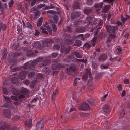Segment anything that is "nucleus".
Here are the masks:
<instances>
[{"instance_id":"58836bf2","label":"nucleus","mask_w":130,"mask_h":130,"mask_svg":"<svg viewBox=\"0 0 130 130\" xmlns=\"http://www.w3.org/2000/svg\"><path fill=\"white\" fill-rule=\"evenodd\" d=\"M3 93L7 95L8 94V92L6 88L4 87H3Z\"/></svg>"},{"instance_id":"c03bdc74","label":"nucleus","mask_w":130,"mask_h":130,"mask_svg":"<svg viewBox=\"0 0 130 130\" xmlns=\"http://www.w3.org/2000/svg\"><path fill=\"white\" fill-rule=\"evenodd\" d=\"M35 73L33 71L30 72L28 75V77L29 78H31L33 77L35 75Z\"/></svg>"},{"instance_id":"79ce46f5","label":"nucleus","mask_w":130,"mask_h":130,"mask_svg":"<svg viewBox=\"0 0 130 130\" xmlns=\"http://www.w3.org/2000/svg\"><path fill=\"white\" fill-rule=\"evenodd\" d=\"M52 27L53 31L54 32H56L57 30L56 25L53 24L52 25Z\"/></svg>"},{"instance_id":"864d4df0","label":"nucleus","mask_w":130,"mask_h":130,"mask_svg":"<svg viewBox=\"0 0 130 130\" xmlns=\"http://www.w3.org/2000/svg\"><path fill=\"white\" fill-rule=\"evenodd\" d=\"M24 37V35H22L21 34L18 36L17 38V40H20L22 39Z\"/></svg>"},{"instance_id":"a878e982","label":"nucleus","mask_w":130,"mask_h":130,"mask_svg":"<svg viewBox=\"0 0 130 130\" xmlns=\"http://www.w3.org/2000/svg\"><path fill=\"white\" fill-rule=\"evenodd\" d=\"M53 42L54 41L52 39H50L46 40L44 41V43L46 44L45 45V46H48V44H49L50 45V44L53 43Z\"/></svg>"},{"instance_id":"a19ab883","label":"nucleus","mask_w":130,"mask_h":130,"mask_svg":"<svg viewBox=\"0 0 130 130\" xmlns=\"http://www.w3.org/2000/svg\"><path fill=\"white\" fill-rule=\"evenodd\" d=\"M65 31L68 33H70L72 31V29L70 26L67 27L65 29Z\"/></svg>"},{"instance_id":"cd10ccee","label":"nucleus","mask_w":130,"mask_h":130,"mask_svg":"<svg viewBox=\"0 0 130 130\" xmlns=\"http://www.w3.org/2000/svg\"><path fill=\"white\" fill-rule=\"evenodd\" d=\"M92 10L89 8H86L84 10V13L87 15L89 14L92 11Z\"/></svg>"},{"instance_id":"7c9ffc66","label":"nucleus","mask_w":130,"mask_h":130,"mask_svg":"<svg viewBox=\"0 0 130 130\" xmlns=\"http://www.w3.org/2000/svg\"><path fill=\"white\" fill-rule=\"evenodd\" d=\"M21 54L22 53L20 52H17L12 54L11 55L12 56V57H14L16 58L18 56L21 55Z\"/></svg>"},{"instance_id":"0eeeda50","label":"nucleus","mask_w":130,"mask_h":130,"mask_svg":"<svg viewBox=\"0 0 130 130\" xmlns=\"http://www.w3.org/2000/svg\"><path fill=\"white\" fill-rule=\"evenodd\" d=\"M44 119H42L37 122L36 126V130H42L44 124Z\"/></svg>"},{"instance_id":"e433bc0d","label":"nucleus","mask_w":130,"mask_h":130,"mask_svg":"<svg viewBox=\"0 0 130 130\" xmlns=\"http://www.w3.org/2000/svg\"><path fill=\"white\" fill-rule=\"evenodd\" d=\"M64 6L65 9L67 10H68V7L69 5V4L67 0H65L64 1Z\"/></svg>"},{"instance_id":"c9c22d12","label":"nucleus","mask_w":130,"mask_h":130,"mask_svg":"<svg viewBox=\"0 0 130 130\" xmlns=\"http://www.w3.org/2000/svg\"><path fill=\"white\" fill-rule=\"evenodd\" d=\"M60 48V45L58 44H55L53 46V49L55 50H59Z\"/></svg>"},{"instance_id":"052dcab7","label":"nucleus","mask_w":130,"mask_h":130,"mask_svg":"<svg viewBox=\"0 0 130 130\" xmlns=\"http://www.w3.org/2000/svg\"><path fill=\"white\" fill-rule=\"evenodd\" d=\"M14 3V2L13 0H11L10 1L9 3V7H12L13 4Z\"/></svg>"},{"instance_id":"f257e3e1","label":"nucleus","mask_w":130,"mask_h":130,"mask_svg":"<svg viewBox=\"0 0 130 130\" xmlns=\"http://www.w3.org/2000/svg\"><path fill=\"white\" fill-rule=\"evenodd\" d=\"M42 57H39L35 60L32 61L31 62H26L22 67H20V70L22 71L18 75H16L18 77L21 79H23L25 77V75L27 74V72L26 70L29 69L30 70H34L35 68V66L38 62H39V66L41 67H43L49 64L51 60L48 59H45L43 61Z\"/></svg>"},{"instance_id":"473e14b6","label":"nucleus","mask_w":130,"mask_h":130,"mask_svg":"<svg viewBox=\"0 0 130 130\" xmlns=\"http://www.w3.org/2000/svg\"><path fill=\"white\" fill-rule=\"evenodd\" d=\"M11 81L13 84H15L18 82V78L16 77H12L11 79Z\"/></svg>"},{"instance_id":"4be33fe9","label":"nucleus","mask_w":130,"mask_h":130,"mask_svg":"<svg viewBox=\"0 0 130 130\" xmlns=\"http://www.w3.org/2000/svg\"><path fill=\"white\" fill-rule=\"evenodd\" d=\"M7 28V26L6 24L0 23V32L1 30L3 31H5Z\"/></svg>"},{"instance_id":"4468645a","label":"nucleus","mask_w":130,"mask_h":130,"mask_svg":"<svg viewBox=\"0 0 130 130\" xmlns=\"http://www.w3.org/2000/svg\"><path fill=\"white\" fill-rule=\"evenodd\" d=\"M3 126H0V130H5L6 129L7 130H10V126L6 122H3Z\"/></svg>"},{"instance_id":"a211bd4d","label":"nucleus","mask_w":130,"mask_h":130,"mask_svg":"<svg viewBox=\"0 0 130 130\" xmlns=\"http://www.w3.org/2000/svg\"><path fill=\"white\" fill-rule=\"evenodd\" d=\"M107 58L106 54L103 53L100 55L98 58V60H99L103 61L106 60Z\"/></svg>"},{"instance_id":"9d476101","label":"nucleus","mask_w":130,"mask_h":130,"mask_svg":"<svg viewBox=\"0 0 130 130\" xmlns=\"http://www.w3.org/2000/svg\"><path fill=\"white\" fill-rule=\"evenodd\" d=\"M67 65L68 64L67 63L64 64L61 63L58 64L57 65L55 64H53L52 67V69L53 70H55L57 69L58 68H63L65 67V65H66L67 66Z\"/></svg>"},{"instance_id":"f03ea898","label":"nucleus","mask_w":130,"mask_h":130,"mask_svg":"<svg viewBox=\"0 0 130 130\" xmlns=\"http://www.w3.org/2000/svg\"><path fill=\"white\" fill-rule=\"evenodd\" d=\"M93 19L90 16H88L85 22L84 20H77L75 21L74 23V27H77L75 29L76 32H83L86 30V27H80L79 26L80 25L84 24L85 23H87V24H92V21Z\"/></svg>"},{"instance_id":"423d86ee","label":"nucleus","mask_w":130,"mask_h":130,"mask_svg":"<svg viewBox=\"0 0 130 130\" xmlns=\"http://www.w3.org/2000/svg\"><path fill=\"white\" fill-rule=\"evenodd\" d=\"M40 29L42 30V32L45 34H47L48 31H50L51 29L48 23H46L40 27Z\"/></svg>"},{"instance_id":"13d9d810","label":"nucleus","mask_w":130,"mask_h":130,"mask_svg":"<svg viewBox=\"0 0 130 130\" xmlns=\"http://www.w3.org/2000/svg\"><path fill=\"white\" fill-rule=\"evenodd\" d=\"M93 0H87V3L89 5H91L93 3Z\"/></svg>"},{"instance_id":"2eb2a0df","label":"nucleus","mask_w":130,"mask_h":130,"mask_svg":"<svg viewBox=\"0 0 130 130\" xmlns=\"http://www.w3.org/2000/svg\"><path fill=\"white\" fill-rule=\"evenodd\" d=\"M3 113L5 117L8 118L10 117L11 116V111L7 109H5L3 110Z\"/></svg>"},{"instance_id":"9b49d317","label":"nucleus","mask_w":130,"mask_h":130,"mask_svg":"<svg viewBox=\"0 0 130 130\" xmlns=\"http://www.w3.org/2000/svg\"><path fill=\"white\" fill-rule=\"evenodd\" d=\"M94 37L91 40V43L92 46H93L94 47L95 46V44L96 42L98 37V33L97 32H94Z\"/></svg>"},{"instance_id":"49530a36","label":"nucleus","mask_w":130,"mask_h":130,"mask_svg":"<svg viewBox=\"0 0 130 130\" xmlns=\"http://www.w3.org/2000/svg\"><path fill=\"white\" fill-rule=\"evenodd\" d=\"M102 4L101 3H97L95 5V7L96 8H101L102 7Z\"/></svg>"},{"instance_id":"39448f33","label":"nucleus","mask_w":130,"mask_h":130,"mask_svg":"<svg viewBox=\"0 0 130 130\" xmlns=\"http://www.w3.org/2000/svg\"><path fill=\"white\" fill-rule=\"evenodd\" d=\"M106 28L107 32L109 33L114 34L116 33V30L118 29V27L117 26L107 25L106 26Z\"/></svg>"},{"instance_id":"69168bd1","label":"nucleus","mask_w":130,"mask_h":130,"mask_svg":"<svg viewBox=\"0 0 130 130\" xmlns=\"http://www.w3.org/2000/svg\"><path fill=\"white\" fill-rule=\"evenodd\" d=\"M2 54L3 56H5L7 54V50L4 49L2 51Z\"/></svg>"},{"instance_id":"5fc2aeb1","label":"nucleus","mask_w":130,"mask_h":130,"mask_svg":"<svg viewBox=\"0 0 130 130\" xmlns=\"http://www.w3.org/2000/svg\"><path fill=\"white\" fill-rule=\"evenodd\" d=\"M39 12V11H37L36 13L35 14L34 16V18H37L38 17L40 13Z\"/></svg>"},{"instance_id":"4c0bfd02","label":"nucleus","mask_w":130,"mask_h":130,"mask_svg":"<svg viewBox=\"0 0 130 130\" xmlns=\"http://www.w3.org/2000/svg\"><path fill=\"white\" fill-rule=\"evenodd\" d=\"M109 65L108 64H106L105 65L101 64L100 66V67L102 69H106L109 67Z\"/></svg>"},{"instance_id":"ddd939ff","label":"nucleus","mask_w":130,"mask_h":130,"mask_svg":"<svg viewBox=\"0 0 130 130\" xmlns=\"http://www.w3.org/2000/svg\"><path fill=\"white\" fill-rule=\"evenodd\" d=\"M11 99L14 101V104L15 105H17L22 101V100L21 99V98L19 99L18 98V99L17 97L12 96H11Z\"/></svg>"},{"instance_id":"37998d69","label":"nucleus","mask_w":130,"mask_h":130,"mask_svg":"<svg viewBox=\"0 0 130 130\" xmlns=\"http://www.w3.org/2000/svg\"><path fill=\"white\" fill-rule=\"evenodd\" d=\"M43 72L47 73L49 72L50 71V69L48 67H45L43 69Z\"/></svg>"},{"instance_id":"bf43d9fd","label":"nucleus","mask_w":130,"mask_h":130,"mask_svg":"<svg viewBox=\"0 0 130 130\" xmlns=\"http://www.w3.org/2000/svg\"><path fill=\"white\" fill-rule=\"evenodd\" d=\"M120 116L121 117L124 116L125 114L124 111L123 110H121L120 112Z\"/></svg>"},{"instance_id":"de8ad7c7","label":"nucleus","mask_w":130,"mask_h":130,"mask_svg":"<svg viewBox=\"0 0 130 130\" xmlns=\"http://www.w3.org/2000/svg\"><path fill=\"white\" fill-rule=\"evenodd\" d=\"M74 54L75 56L77 58H80L82 57V56L78 52H74Z\"/></svg>"},{"instance_id":"5701e85b","label":"nucleus","mask_w":130,"mask_h":130,"mask_svg":"<svg viewBox=\"0 0 130 130\" xmlns=\"http://www.w3.org/2000/svg\"><path fill=\"white\" fill-rule=\"evenodd\" d=\"M110 7L111 6L110 5H105L103 9V12L104 13L107 12Z\"/></svg>"},{"instance_id":"393cba45","label":"nucleus","mask_w":130,"mask_h":130,"mask_svg":"<svg viewBox=\"0 0 130 130\" xmlns=\"http://www.w3.org/2000/svg\"><path fill=\"white\" fill-rule=\"evenodd\" d=\"M55 8V6L52 4H51L50 5L46 6L43 9L44 10L53 9Z\"/></svg>"},{"instance_id":"2f4dec72","label":"nucleus","mask_w":130,"mask_h":130,"mask_svg":"<svg viewBox=\"0 0 130 130\" xmlns=\"http://www.w3.org/2000/svg\"><path fill=\"white\" fill-rule=\"evenodd\" d=\"M42 18H40L39 20L37 22V25L38 27H39L41 25L42 22Z\"/></svg>"},{"instance_id":"3c124183","label":"nucleus","mask_w":130,"mask_h":130,"mask_svg":"<svg viewBox=\"0 0 130 130\" xmlns=\"http://www.w3.org/2000/svg\"><path fill=\"white\" fill-rule=\"evenodd\" d=\"M58 53L57 52H54L52 53L51 56L52 58H55L57 56Z\"/></svg>"},{"instance_id":"72a5a7b5","label":"nucleus","mask_w":130,"mask_h":130,"mask_svg":"<svg viewBox=\"0 0 130 130\" xmlns=\"http://www.w3.org/2000/svg\"><path fill=\"white\" fill-rule=\"evenodd\" d=\"M126 17H124L122 15L121 16V21L124 23L125 21H127L128 19V15H126Z\"/></svg>"},{"instance_id":"8fccbe9b","label":"nucleus","mask_w":130,"mask_h":130,"mask_svg":"<svg viewBox=\"0 0 130 130\" xmlns=\"http://www.w3.org/2000/svg\"><path fill=\"white\" fill-rule=\"evenodd\" d=\"M80 80V78H75L74 80V82L73 84L74 86H76L78 82L76 81V80Z\"/></svg>"},{"instance_id":"e2e57ef3","label":"nucleus","mask_w":130,"mask_h":130,"mask_svg":"<svg viewBox=\"0 0 130 130\" xmlns=\"http://www.w3.org/2000/svg\"><path fill=\"white\" fill-rule=\"evenodd\" d=\"M114 0H103L104 1H106L111 4H112V2L114 1Z\"/></svg>"},{"instance_id":"6e6d98bb","label":"nucleus","mask_w":130,"mask_h":130,"mask_svg":"<svg viewBox=\"0 0 130 130\" xmlns=\"http://www.w3.org/2000/svg\"><path fill=\"white\" fill-rule=\"evenodd\" d=\"M20 117L17 115L14 116L12 120H14L17 121L19 120Z\"/></svg>"},{"instance_id":"bb28decb","label":"nucleus","mask_w":130,"mask_h":130,"mask_svg":"<svg viewBox=\"0 0 130 130\" xmlns=\"http://www.w3.org/2000/svg\"><path fill=\"white\" fill-rule=\"evenodd\" d=\"M87 101L91 105H93L94 104V100L90 96L89 97L87 100Z\"/></svg>"},{"instance_id":"4d7b16f0","label":"nucleus","mask_w":130,"mask_h":130,"mask_svg":"<svg viewBox=\"0 0 130 130\" xmlns=\"http://www.w3.org/2000/svg\"><path fill=\"white\" fill-rule=\"evenodd\" d=\"M122 86L121 84H119L117 86V88L119 91H120L122 90Z\"/></svg>"},{"instance_id":"680f3d73","label":"nucleus","mask_w":130,"mask_h":130,"mask_svg":"<svg viewBox=\"0 0 130 130\" xmlns=\"http://www.w3.org/2000/svg\"><path fill=\"white\" fill-rule=\"evenodd\" d=\"M92 66L95 69H96L97 68V64L94 62H92Z\"/></svg>"},{"instance_id":"c756f323","label":"nucleus","mask_w":130,"mask_h":130,"mask_svg":"<svg viewBox=\"0 0 130 130\" xmlns=\"http://www.w3.org/2000/svg\"><path fill=\"white\" fill-rule=\"evenodd\" d=\"M116 52H117L118 55L120 56L122 55V49L120 47H117L116 50Z\"/></svg>"},{"instance_id":"412c9836","label":"nucleus","mask_w":130,"mask_h":130,"mask_svg":"<svg viewBox=\"0 0 130 130\" xmlns=\"http://www.w3.org/2000/svg\"><path fill=\"white\" fill-rule=\"evenodd\" d=\"M25 126L29 127H31L32 120L31 119H29L28 120L25 121Z\"/></svg>"},{"instance_id":"c85d7f7f","label":"nucleus","mask_w":130,"mask_h":130,"mask_svg":"<svg viewBox=\"0 0 130 130\" xmlns=\"http://www.w3.org/2000/svg\"><path fill=\"white\" fill-rule=\"evenodd\" d=\"M26 55L28 56H34L35 54L31 50H28L27 51L26 53Z\"/></svg>"},{"instance_id":"a18cd8bd","label":"nucleus","mask_w":130,"mask_h":130,"mask_svg":"<svg viewBox=\"0 0 130 130\" xmlns=\"http://www.w3.org/2000/svg\"><path fill=\"white\" fill-rule=\"evenodd\" d=\"M4 98L6 101L7 103H10L11 102V100L9 97L7 96H4Z\"/></svg>"},{"instance_id":"ea45409f","label":"nucleus","mask_w":130,"mask_h":130,"mask_svg":"<svg viewBox=\"0 0 130 130\" xmlns=\"http://www.w3.org/2000/svg\"><path fill=\"white\" fill-rule=\"evenodd\" d=\"M84 46L86 48H88L92 47V45L89 43H86L84 45Z\"/></svg>"},{"instance_id":"6e6552de","label":"nucleus","mask_w":130,"mask_h":130,"mask_svg":"<svg viewBox=\"0 0 130 130\" xmlns=\"http://www.w3.org/2000/svg\"><path fill=\"white\" fill-rule=\"evenodd\" d=\"M99 23L98 24V26H96L95 28H94L93 30V32H97L98 33L99 31L100 30L101 27L103 25V23L101 20L99 19L98 20Z\"/></svg>"},{"instance_id":"f8f14e48","label":"nucleus","mask_w":130,"mask_h":130,"mask_svg":"<svg viewBox=\"0 0 130 130\" xmlns=\"http://www.w3.org/2000/svg\"><path fill=\"white\" fill-rule=\"evenodd\" d=\"M34 47L38 48L39 50H44L45 49V47L44 46L39 43L36 42L32 44Z\"/></svg>"},{"instance_id":"338daca9","label":"nucleus","mask_w":130,"mask_h":130,"mask_svg":"<svg viewBox=\"0 0 130 130\" xmlns=\"http://www.w3.org/2000/svg\"><path fill=\"white\" fill-rule=\"evenodd\" d=\"M45 6V5L44 4H40L38 5V8H41Z\"/></svg>"},{"instance_id":"dca6fc26","label":"nucleus","mask_w":130,"mask_h":130,"mask_svg":"<svg viewBox=\"0 0 130 130\" xmlns=\"http://www.w3.org/2000/svg\"><path fill=\"white\" fill-rule=\"evenodd\" d=\"M103 111L106 113H110L111 109L109 105L107 104L104 105L103 108Z\"/></svg>"},{"instance_id":"603ef678","label":"nucleus","mask_w":130,"mask_h":130,"mask_svg":"<svg viewBox=\"0 0 130 130\" xmlns=\"http://www.w3.org/2000/svg\"><path fill=\"white\" fill-rule=\"evenodd\" d=\"M75 45L80 46L81 45V41L80 40H77L75 43Z\"/></svg>"},{"instance_id":"774afa93","label":"nucleus","mask_w":130,"mask_h":130,"mask_svg":"<svg viewBox=\"0 0 130 130\" xmlns=\"http://www.w3.org/2000/svg\"><path fill=\"white\" fill-rule=\"evenodd\" d=\"M10 130H19V129L15 126H13L11 128H10Z\"/></svg>"},{"instance_id":"b1692460","label":"nucleus","mask_w":130,"mask_h":130,"mask_svg":"<svg viewBox=\"0 0 130 130\" xmlns=\"http://www.w3.org/2000/svg\"><path fill=\"white\" fill-rule=\"evenodd\" d=\"M58 94V91L57 90L55 89L53 92V94L52 96V100H54L56 98V95Z\"/></svg>"},{"instance_id":"f704fd0d","label":"nucleus","mask_w":130,"mask_h":130,"mask_svg":"<svg viewBox=\"0 0 130 130\" xmlns=\"http://www.w3.org/2000/svg\"><path fill=\"white\" fill-rule=\"evenodd\" d=\"M80 8V4L79 3H76L73 6V10L78 9Z\"/></svg>"},{"instance_id":"aec40b11","label":"nucleus","mask_w":130,"mask_h":130,"mask_svg":"<svg viewBox=\"0 0 130 130\" xmlns=\"http://www.w3.org/2000/svg\"><path fill=\"white\" fill-rule=\"evenodd\" d=\"M61 52H65L66 54L68 53L70 51V47L68 46L65 47L64 46H63L62 47V46H61Z\"/></svg>"},{"instance_id":"09e8293b","label":"nucleus","mask_w":130,"mask_h":130,"mask_svg":"<svg viewBox=\"0 0 130 130\" xmlns=\"http://www.w3.org/2000/svg\"><path fill=\"white\" fill-rule=\"evenodd\" d=\"M53 19L54 22L56 23L57 22L58 19V17L57 16L55 15L53 17Z\"/></svg>"},{"instance_id":"20e7f679","label":"nucleus","mask_w":130,"mask_h":130,"mask_svg":"<svg viewBox=\"0 0 130 130\" xmlns=\"http://www.w3.org/2000/svg\"><path fill=\"white\" fill-rule=\"evenodd\" d=\"M79 109L80 110L83 111H86L90 109V106L87 103L84 102L78 105Z\"/></svg>"},{"instance_id":"7ed1b4c3","label":"nucleus","mask_w":130,"mask_h":130,"mask_svg":"<svg viewBox=\"0 0 130 130\" xmlns=\"http://www.w3.org/2000/svg\"><path fill=\"white\" fill-rule=\"evenodd\" d=\"M12 91L14 95H19L18 96L19 99L25 98V95L28 94L29 93V91L24 88H21L19 91H18L16 89L13 88L12 89Z\"/></svg>"},{"instance_id":"6ab92c4d","label":"nucleus","mask_w":130,"mask_h":130,"mask_svg":"<svg viewBox=\"0 0 130 130\" xmlns=\"http://www.w3.org/2000/svg\"><path fill=\"white\" fill-rule=\"evenodd\" d=\"M91 75V74L89 71L86 70L85 74L82 77V78L83 80H86L88 77L89 76L90 77Z\"/></svg>"},{"instance_id":"0e129e2a","label":"nucleus","mask_w":130,"mask_h":130,"mask_svg":"<svg viewBox=\"0 0 130 130\" xmlns=\"http://www.w3.org/2000/svg\"><path fill=\"white\" fill-rule=\"evenodd\" d=\"M27 27L30 29H31L32 28V26L31 24L29 22L27 23Z\"/></svg>"},{"instance_id":"f3484780","label":"nucleus","mask_w":130,"mask_h":130,"mask_svg":"<svg viewBox=\"0 0 130 130\" xmlns=\"http://www.w3.org/2000/svg\"><path fill=\"white\" fill-rule=\"evenodd\" d=\"M80 14H81L79 12L74 11L71 13V18L72 19H74L75 18H77L79 17Z\"/></svg>"},{"instance_id":"1a4fd4ad","label":"nucleus","mask_w":130,"mask_h":130,"mask_svg":"<svg viewBox=\"0 0 130 130\" xmlns=\"http://www.w3.org/2000/svg\"><path fill=\"white\" fill-rule=\"evenodd\" d=\"M76 66L75 65H72L69 68H67L66 70V72L67 74H69L71 73L72 71H74L76 70Z\"/></svg>"}]
</instances>
